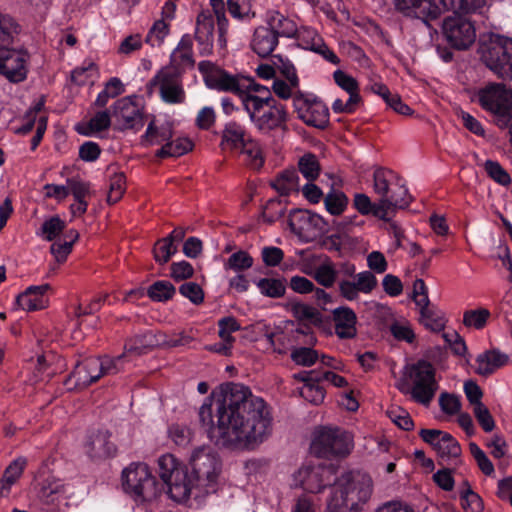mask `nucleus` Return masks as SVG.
Segmentation results:
<instances>
[{
  "mask_svg": "<svg viewBox=\"0 0 512 512\" xmlns=\"http://www.w3.org/2000/svg\"><path fill=\"white\" fill-rule=\"evenodd\" d=\"M114 127L120 131H139L144 126L143 107L134 96L117 100L112 106Z\"/></svg>",
  "mask_w": 512,
  "mask_h": 512,
  "instance_id": "nucleus-15",
  "label": "nucleus"
},
{
  "mask_svg": "<svg viewBox=\"0 0 512 512\" xmlns=\"http://www.w3.org/2000/svg\"><path fill=\"white\" fill-rule=\"evenodd\" d=\"M374 483L362 471H349L338 476L326 499V512H362L372 498Z\"/></svg>",
  "mask_w": 512,
  "mask_h": 512,
  "instance_id": "nucleus-3",
  "label": "nucleus"
},
{
  "mask_svg": "<svg viewBox=\"0 0 512 512\" xmlns=\"http://www.w3.org/2000/svg\"><path fill=\"white\" fill-rule=\"evenodd\" d=\"M319 504L310 495L300 494L295 497L289 512H318Z\"/></svg>",
  "mask_w": 512,
  "mask_h": 512,
  "instance_id": "nucleus-64",
  "label": "nucleus"
},
{
  "mask_svg": "<svg viewBox=\"0 0 512 512\" xmlns=\"http://www.w3.org/2000/svg\"><path fill=\"white\" fill-rule=\"evenodd\" d=\"M214 20L209 11H202L197 16L195 36L201 44H209L213 38Z\"/></svg>",
  "mask_w": 512,
  "mask_h": 512,
  "instance_id": "nucleus-46",
  "label": "nucleus"
},
{
  "mask_svg": "<svg viewBox=\"0 0 512 512\" xmlns=\"http://www.w3.org/2000/svg\"><path fill=\"white\" fill-rule=\"evenodd\" d=\"M17 33L15 21L10 16L0 13V48L9 47Z\"/></svg>",
  "mask_w": 512,
  "mask_h": 512,
  "instance_id": "nucleus-51",
  "label": "nucleus"
},
{
  "mask_svg": "<svg viewBox=\"0 0 512 512\" xmlns=\"http://www.w3.org/2000/svg\"><path fill=\"white\" fill-rule=\"evenodd\" d=\"M491 313L486 308L466 310L463 313V324L467 328L482 330L488 323Z\"/></svg>",
  "mask_w": 512,
  "mask_h": 512,
  "instance_id": "nucleus-48",
  "label": "nucleus"
},
{
  "mask_svg": "<svg viewBox=\"0 0 512 512\" xmlns=\"http://www.w3.org/2000/svg\"><path fill=\"white\" fill-rule=\"evenodd\" d=\"M260 294L269 298H280L286 292L285 280L282 278H260L254 281Z\"/></svg>",
  "mask_w": 512,
  "mask_h": 512,
  "instance_id": "nucleus-40",
  "label": "nucleus"
},
{
  "mask_svg": "<svg viewBox=\"0 0 512 512\" xmlns=\"http://www.w3.org/2000/svg\"><path fill=\"white\" fill-rule=\"evenodd\" d=\"M353 206L361 215L372 214L379 219V216L376 214L379 206V200L377 202H372L368 195L364 193H355L353 197Z\"/></svg>",
  "mask_w": 512,
  "mask_h": 512,
  "instance_id": "nucleus-62",
  "label": "nucleus"
},
{
  "mask_svg": "<svg viewBox=\"0 0 512 512\" xmlns=\"http://www.w3.org/2000/svg\"><path fill=\"white\" fill-rule=\"evenodd\" d=\"M208 437L232 450H253L272 433L266 402L241 384H227L213 392L199 409Z\"/></svg>",
  "mask_w": 512,
  "mask_h": 512,
  "instance_id": "nucleus-1",
  "label": "nucleus"
},
{
  "mask_svg": "<svg viewBox=\"0 0 512 512\" xmlns=\"http://www.w3.org/2000/svg\"><path fill=\"white\" fill-rule=\"evenodd\" d=\"M78 237L79 234L76 230H69L62 238L55 240L51 245L50 251L57 262L62 263L67 259Z\"/></svg>",
  "mask_w": 512,
  "mask_h": 512,
  "instance_id": "nucleus-38",
  "label": "nucleus"
},
{
  "mask_svg": "<svg viewBox=\"0 0 512 512\" xmlns=\"http://www.w3.org/2000/svg\"><path fill=\"white\" fill-rule=\"evenodd\" d=\"M50 286L43 284L39 286H30L16 298V304L25 311H36L48 306V290Z\"/></svg>",
  "mask_w": 512,
  "mask_h": 512,
  "instance_id": "nucleus-26",
  "label": "nucleus"
},
{
  "mask_svg": "<svg viewBox=\"0 0 512 512\" xmlns=\"http://www.w3.org/2000/svg\"><path fill=\"white\" fill-rule=\"evenodd\" d=\"M26 459L23 457H19L12 461L10 465L6 468L0 487V496L7 497L10 493L11 487L18 481L21 477L24 468L26 466Z\"/></svg>",
  "mask_w": 512,
  "mask_h": 512,
  "instance_id": "nucleus-37",
  "label": "nucleus"
},
{
  "mask_svg": "<svg viewBox=\"0 0 512 512\" xmlns=\"http://www.w3.org/2000/svg\"><path fill=\"white\" fill-rule=\"evenodd\" d=\"M253 263V258L246 251L239 250L225 261L224 269L240 272L251 268Z\"/></svg>",
  "mask_w": 512,
  "mask_h": 512,
  "instance_id": "nucleus-56",
  "label": "nucleus"
},
{
  "mask_svg": "<svg viewBox=\"0 0 512 512\" xmlns=\"http://www.w3.org/2000/svg\"><path fill=\"white\" fill-rule=\"evenodd\" d=\"M278 44V38L268 26L258 27L253 35L252 49L260 57L270 55Z\"/></svg>",
  "mask_w": 512,
  "mask_h": 512,
  "instance_id": "nucleus-32",
  "label": "nucleus"
},
{
  "mask_svg": "<svg viewBox=\"0 0 512 512\" xmlns=\"http://www.w3.org/2000/svg\"><path fill=\"white\" fill-rule=\"evenodd\" d=\"M461 505L470 512H481L482 501L478 494L472 491L471 487L465 483L460 492Z\"/></svg>",
  "mask_w": 512,
  "mask_h": 512,
  "instance_id": "nucleus-63",
  "label": "nucleus"
},
{
  "mask_svg": "<svg viewBox=\"0 0 512 512\" xmlns=\"http://www.w3.org/2000/svg\"><path fill=\"white\" fill-rule=\"evenodd\" d=\"M473 100L495 116L496 124L501 128L512 115V89L506 84L489 83L475 92Z\"/></svg>",
  "mask_w": 512,
  "mask_h": 512,
  "instance_id": "nucleus-9",
  "label": "nucleus"
},
{
  "mask_svg": "<svg viewBox=\"0 0 512 512\" xmlns=\"http://www.w3.org/2000/svg\"><path fill=\"white\" fill-rule=\"evenodd\" d=\"M266 24L275 32V35L293 37L298 29L296 23L280 14L278 11H269L266 15Z\"/></svg>",
  "mask_w": 512,
  "mask_h": 512,
  "instance_id": "nucleus-35",
  "label": "nucleus"
},
{
  "mask_svg": "<svg viewBox=\"0 0 512 512\" xmlns=\"http://www.w3.org/2000/svg\"><path fill=\"white\" fill-rule=\"evenodd\" d=\"M228 11L238 20H248L254 17L250 0H227Z\"/></svg>",
  "mask_w": 512,
  "mask_h": 512,
  "instance_id": "nucleus-58",
  "label": "nucleus"
},
{
  "mask_svg": "<svg viewBox=\"0 0 512 512\" xmlns=\"http://www.w3.org/2000/svg\"><path fill=\"white\" fill-rule=\"evenodd\" d=\"M353 448L352 435L335 427L317 428L312 437L310 450L318 457L346 456Z\"/></svg>",
  "mask_w": 512,
  "mask_h": 512,
  "instance_id": "nucleus-11",
  "label": "nucleus"
},
{
  "mask_svg": "<svg viewBox=\"0 0 512 512\" xmlns=\"http://www.w3.org/2000/svg\"><path fill=\"white\" fill-rule=\"evenodd\" d=\"M469 450L480 471L487 477H495L494 465L485 451L476 443H470Z\"/></svg>",
  "mask_w": 512,
  "mask_h": 512,
  "instance_id": "nucleus-53",
  "label": "nucleus"
},
{
  "mask_svg": "<svg viewBox=\"0 0 512 512\" xmlns=\"http://www.w3.org/2000/svg\"><path fill=\"white\" fill-rule=\"evenodd\" d=\"M249 139L250 137L241 125L230 122L226 124L222 131L221 148L223 150L239 151Z\"/></svg>",
  "mask_w": 512,
  "mask_h": 512,
  "instance_id": "nucleus-33",
  "label": "nucleus"
},
{
  "mask_svg": "<svg viewBox=\"0 0 512 512\" xmlns=\"http://www.w3.org/2000/svg\"><path fill=\"white\" fill-rule=\"evenodd\" d=\"M412 387L400 386L402 392H409L411 398L422 405L428 406L438 390L435 369L431 363L421 360L409 368Z\"/></svg>",
  "mask_w": 512,
  "mask_h": 512,
  "instance_id": "nucleus-12",
  "label": "nucleus"
},
{
  "mask_svg": "<svg viewBox=\"0 0 512 512\" xmlns=\"http://www.w3.org/2000/svg\"><path fill=\"white\" fill-rule=\"evenodd\" d=\"M244 156L245 162L252 168L258 169L264 163L262 149L260 145L253 139H249L239 150Z\"/></svg>",
  "mask_w": 512,
  "mask_h": 512,
  "instance_id": "nucleus-49",
  "label": "nucleus"
},
{
  "mask_svg": "<svg viewBox=\"0 0 512 512\" xmlns=\"http://www.w3.org/2000/svg\"><path fill=\"white\" fill-rule=\"evenodd\" d=\"M372 188L379 197L376 214L384 221H389L397 210L407 208L412 201L405 181L390 169L377 168L374 171Z\"/></svg>",
  "mask_w": 512,
  "mask_h": 512,
  "instance_id": "nucleus-5",
  "label": "nucleus"
},
{
  "mask_svg": "<svg viewBox=\"0 0 512 512\" xmlns=\"http://www.w3.org/2000/svg\"><path fill=\"white\" fill-rule=\"evenodd\" d=\"M189 467L175 455L165 453L157 459V472L170 499L180 504L200 502L219 486L221 463L210 447H198L191 453Z\"/></svg>",
  "mask_w": 512,
  "mask_h": 512,
  "instance_id": "nucleus-2",
  "label": "nucleus"
},
{
  "mask_svg": "<svg viewBox=\"0 0 512 512\" xmlns=\"http://www.w3.org/2000/svg\"><path fill=\"white\" fill-rule=\"evenodd\" d=\"M122 479L125 491L139 504L151 502L160 494L157 479L145 463H131L123 470Z\"/></svg>",
  "mask_w": 512,
  "mask_h": 512,
  "instance_id": "nucleus-7",
  "label": "nucleus"
},
{
  "mask_svg": "<svg viewBox=\"0 0 512 512\" xmlns=\"http://www.w3.org/2000/svg\"><path fill=\"white\" fill-rule=\"evenodd\" d=\"M115 445L109 440L106 431H99L89 437L86 452L91 458H105L115 453Z\"/></svg>",
  "mask_w": 512,
  "mask_h": 512,
  "instance_id": "nucleus-31",
  "label": "nucleus"
},
{
  "mask_svg": "<svg viewBox=\"0 0 512 512\" xmlns=\"http://www.w3.org/2000/svg\"><path fill=\"white\" fill-rule=\"evenodd\" d=\"M65 229V222L58 216L46 219L40 230L37 232L38 236L46 241H53L63 232Z\"/></svg>",
  "mask_w": 512,
  "mask_h": 512,
  "instance_id": "nucleus-52",
  "label": "nucleus"
},
{
  "mask_svg": "<svg viewBox=\"0 0 512 512\" xmlns=\"http://www.w3.org/2000/svg\"><path fill=\"white\" fill-rule=\"evenodd\" d=\"M175 293V287L169 281H157L147 291L148 296L154 301H166Z\"/></svg>",
  "mask_w": 512,
  "mask_h": 512,
  "instance_id": "nucleus-59",
  "label": "nucleus"
},
{
  "mask_svg": "<svg viewBox=\"0 0 512 512\" xmlns=\"http://www.w3.org/2000/svg\"><path fill=\"white\" fill-rule=\"evenodd\" d=\"M310 36L311 43L305 42V49L318 53L325 60L332 64L339 63V58L337 57V55L332 50L329 49V47L324 43L323 39L317 34L316 31H308L307 33L304 34V39Z\"/></svg>",
  "mask_w": 512,
  "mask_h": 512,
  "instance_id": "nucleus-45",
  "label": "nucleus"
},
{
  "mask_svg": "<svg viewBox=\"0 0 512 512\" xmlns=\"http://www.w3.org/2000/svg\"><path fill=\"white\" fill-rule=\"evenodd\" d=\"M126 190V177L123 173L117 172L111 175L109 182V191L107 201L109 203L118 202Z\"/></svg>",
  "mask_w": 512,
  "mask_h": 512,
  "instance_id": "nucleus-57",
  "label": "nucleus"
},
{
  "mask_svg": "<svg viewBox=\"0 0 512 512\" xmlns=\"http://www.w3.org/2000/svg\"><path fill=\"white\" fill-rule=\"evenodd\" d=\"M28 54L22 49L0 48V74L11 82H20L27 75Z\"/></svg>",
  "mask_w": 512,
  "mask_h": 512,
  "instance_id": "nucleus-19",
  "label": "nucleus"
},
{
  "mask_svg": "<svg viewBox=\"0 0 512 512\" xmlns=\"http://www.w3.org/2000/svg\"><path fill=\"white\" fill-rule=\"evenodd\" d=\"M395 9L404 15L424 20L437 19L441 15L438 0H392Z\"/></svg>",
  "mask_w": 512,
  "mask_h": 512,
  "instance_id": "nucleus-21",
  "label": "nucleus"
},
{
  "mask_svg": "<svg viewBox=\"0 0 512 512\" xmlns=\"http://www.w3.org/2000/svg\"><path fill=\"white\" fill-rule=\"evenodd\" d=\"M177 252V244L172 243L167 237L159 240L154 247L153 253L156 262L163 264Z\"/></svg>",
  "mask_w": 512,
  "mask_h": 512,
  "instance_id": "nucleus-61",
  "label": "nucleus"
},
{
  "mask_svg": "<svg viewBox=\"0 0 512 512\" xmlns=\"http://www.w3.org/2000/svg\"><path fill=\"white\" fill-rule=\"evenodd\" d=\"M122 368L109 356L86 358L75 365L65 385L69 390L84 389L102 376L118 373Z\"/></svg>",
  "mask_w": 512,
  "mask_h": 512,
  "instance_id": "nucleus-10",
  "label": "nucleus"
},
{
  "mask_svg": "<svg viewBox=\"0 0 512 512\" xmlns=\"http://www.w3.org/2000/svg\"><path fill=\"white\" fill-rule=\"evenodd\" d=\"M331 484V471L321 464H306L292 475V486L303 494L317 495Z\"/></svg>",
  "mask_w": 512,
  "mask_h": 512,
  "instance_id": "nucleus-13",
  "label": "nucleus"
},
{
  "mask_svg": "<svg viewBox=\"0 0 512 512\" xmlns=\"http://www.w3.org/2000/svg\"><path fill=\"white\" fill-rule=\"evenodd\" d=\"M446 40L456 49H467L476 40V30L472 22L462 14L445 18L442 25Z\"/></svg>",
  "mask_w": 512,
  "mask_h": 512,
  "instance_id": "nucleus-16",
  "label": "nucleus"
},
{
  "mask_svg": "<svg viewBox=\"0 0 512 512\" xmlns=\"http://www.w3.org/2000/svg\"><path fill=\"white\" fill-rule=\"evenodd\" d=\"M298 117L307 125L325 128L329 123L327 106L314 94L299 92L293 96Z\"/></svg>",
  "mask_w": 512,
  "mask_h": 512,
  "instance_id": "nucleus-14",
  "label": "nucleus"
},
{
  "mask_svg": "<svg viewBox=\"0 0 512 512\" xmlns=\"http://www.w3.org/2000/svg\"><path fill=\"white\" fill-rule=\"evenodd\" d=\"M242 106L252 124L265 133L283 128L288 119L285 106L274 99L269 88L259 83L243 99Z\"/></svg>",
  "mask_w": 512,
  "mask_h": 512,
  "instance_id": "nucleus-4",
  "label": "nucleus"
},
{
  "mask_svg": "<svg viewBox=\"0 0 512 512\" xmlns=\"http://www.w3.org/2000/svg\"><path fill=\"white\" fill-rule=\"evenodd\" d=\"M335 334L340 339H352L357 335V316L348 306H340L332 311Z\"/></svg>",
  "mask_w": 512,
  "mask_h": 512,
  "instance_id": "nucleus-25",
  "label": "nucleus"
},
{
  "mask_svg": "<svg viewBox=\"0 0 512 512\" xmlns=\"http://www.w3.org/2000/svg\"><path fill=\"white\" fill-rule=\"evenodd\" d=\"M66 493V486L62 480L48 476L36 488L37 498L45 504H54Z\"/></svg>",
  "mask_w": 512,
  "mask_h": 512,
  "instance_id": "nucleus-30",
  "label": "nucleus"
},
{
  "mask_svg": "<svg viewBox=\"0 0 512 512\" xmlns=\"http://www.w3.org/2000/svg\"><path fill=\"white\" fill-rule=\"evenodd\" d=\"M324 204L328 213L338 216L346 210L348 198L342 191L332 190L324 197Z\"/></svg>",
  "mask_w": 512,
  "mask_h": 512,
  "instance_id": "nucleus-50",
  "label": "nucleus"
},
{
  "mask_svg": "<svg viewBox=\"0 0 512 512\" xmlns=\"http://www.w3.org/2000/svg\"><path fill=\"white\" fill-rule=\"evenodd\" d=\"M288 309L295 318L301 321L317 324L322 320V315L318 309L302 302L291 301L288 304Z\"/></svg>",
  "mask_w": 512,
  "mask_h": 512,
  "instance_id": "nucleus-43",
  "label": "nucleus"
},
{
  "mask_svg": "<svg viewBox=\"0 0 512 512\" xmlns=\"http://www.w3.org/2000/svg\"><path fill=\"white\" fill-rule=\"evenodd\" d=\"M272 63L275 66L276 73L279 72L282 74L287 79V81L291 83V85L299 84V79L297 77L295 67L291 61L283 58L280 55H275L272 59Z\"/></svg>",
  "mask_w": 512,
  "mask_h": 512,
  "instance_id": "nucleus-60",
  "label": "nucleus"
},
{
  "mask_svg": "<svg viewBox=\"0 0 512 512\" xmlns=\"http://www.w3.org/2000/svg\"><path fill=\"white\" fill-rule=\"evenodd\" d=\"M420 436L442 459H456L461 455L458 441L449 433L436 429H423Z\"/></svg>",
  "mask_w": 512,
  "mask_h": 512,
  "instance_id": "nucleus-20",
  "label": "nucleus"
},
{
  "mask_svg": "<svg viewBox=\"0 0 512 512\" xmlns=\"http://www.w3.org/2000/svg\"><path fill=\"white\" fill-rule=\"evenodd\" d=\"M198 68L208 88L231 92L239 97L241 103L258 84L254 79L229 74L210 61L200 62Z\"/></svg>",
  "mask_w": 512,
  "mask_h": 512,
  "instance_id": "nucleus-8",
  "label": "nucleus"
},
{
  "mask_svg": "<svg viewBox=\"0 0 512 512\" xmlns=\"http://www.w3.org/2000/svg\"><path fill=\"white\" fill-rule=\"evenodd\" d=\"M302 271L305 274L312 275L314 279L324 287H331L337 277L334 265L328 260L321 263L314 271L307 267L302 268Z\"/></svg>",
  "mask_w": 512,
  "mask_h": 512,
  "instance_id": "nucleus-41",
  "label": "nucleus"
},
{
  "mask_svg": "<svg viewBox=\"0 0 512 512\" xmlns=\"http://www.w3.org/2000/svg\"><path fill=\"white\" fill-rule=\"evenodd\" d=\"M441 14L444 11H452L456 14H482L488 5V0H438Z\"/></svg>",
  "mask_w": 512,
  "mask_h": 512,
  "instance_id": "nucleus-34",
  "label": "nucleus"
},
{
  "mask_svg": "<svg viewBox=\"0 0 512 512\" xmlns=\"http://www.w3.org/2000/svg\"><path fill=\"white\" fill-rule=\"evenodd\" d=\"M170 31V24L164 20H156L146 36V42L152 47H159L163 44Z\"/></svg>",
  "mask_w": 512,
  "mask_h": 512,
  "instance_id": "nucleus-54",
  "label": "nucleus"
},
{
  "mask_svg": "<svg viewBox=\"0 0 512 512\" xmlns=\"http://www.w3.org/2000/svg\"><path fill=\"white\" fill-rule=\"evenodd\" d=\"M298 175L294 170L280 173L272 182V187L281 195H288L298 189Z\"/></svg>",
  "mask_w": 512,
  "mask_h": 512,
  "instance_id": "nucleus-47",
  "label": "nucleus"
},
{
  "mask_svg": "<svg viewBox=\"0 0 512 512\" xmlns=\"http://www.w3.org/2000/svg\"><path fill=\"white\" fill-rule=\"evenodd\" d=\"M420 309V322L433 332H440L446 325V318L442 311L430 307V304Z\"/></svg>",
  "mask_w": 512,
  "mask_h": 512,
  "instance_id": "nucleus-39",
  "label": "nucleus"
},
{
  "mask_svg": "<svg viewBox=\"0 0 512 512\" xmlns=\"http://www.w3.org/2000/svg\"><path fill=\"white\" fill-rule=\"evenodd\" d=\"M160 344L161 342L151 332L136 336L126 343L124 353L115 358L116 362L122 367L124 359L131 360L133 357L143 354L147 349Z\"/></svg>",
  "mask_w": 512,
  "mask_h": 512,
  "instance_id": "nucleus-29",
  "label": "nucleus"
},
{
  "mask_svg": "<svg viewBox=\"0 0 512 512\" xmlns=\"http://www.w3.org/2000/svg\"><path fill=\"white\" fill-rule=\"evenodd\" d=\"M98 67L92 60H85L71 72V80L77 85L93 84L98 78Z\"/></svg>",
  "mask_w": 512,
  "mask_h": 512,
  "instance_id": "nucleus-42",
  "label": "nucleus"
},
{
  "mask_svg": "<svg viewBox=\"0 0 512 512\" xmlns=\"http://www.w3.org/2000/svg\"><path fill=\"white\" fill-rule=\"evenodd\" d=\"M294 378L303 384L299 388V394L308 402L318 405L325 398V391L319 385L320 377L314 371H303L294 375Z\"/></svg>",
  "mask_w": 512,
  "mask_h": 512,
  "instance_id": "nucleus-27",
  "label": "nucleus"
},
{
  "mask_svg": "<svg viewBox=\"0 0 512 512\" xmlns=\"http://www.w3.org/2000/svg\"><path fill=\"white\" fill-rule=\"evenodd\" d=\"M377 285V279L370 271H362L356 274L353 280L339 282L340 295L348 301L359 298V294H369Z\"/></svg>",
  "mask_w": 512,
  "mask_h": 512,
  "instance_id": "nucleus-22",
  "label": "nucleus"
},
{
  "mask_svg": "<svg viewBox=\"0 0 512 512\" xmlns=\"http://www.w3.org/2000/svg\"><path fill=\"white\" fill-rule=\"evenodd\" d=\"M480 59L495 75L512 80V38L490 34L481 40Z\"/></svg>",
  "mask_w": 512,
  "mask_h": 512,
  "instance_id": "nucleus-6",
  "label": "nucleus"
},
{
  "mask_svg": "<svg viewBox=\"0 0 512 512\" xmlns=\"http://www.w3.org/2000/svg\"><path fill=\"white\" fill-rule=\"evenodd\" d=\"M192 38L189 35H184L180 39L176 48L170 55V63L166 67H171V71L182 74L186 69L193 67V51H192Z\"/></svg>",
  "mask_w": 512,
  "mask_h": 512,
  "instance_id": "nucleus-28",
  "label": "nucleus"
},
{
  "mask_svg": "<svg viewBox=\"0 0 512 512\" xmlns=\"http://www.w3.org/2000/svg\"><path fill=\"white\" fill-rule=\"evenodd\" d=\"M510 362V356L499 349L493 348L477 355L475 359V373L488 377Z\"/></svg>",
  "mask_w": 512,
  "mask_h": 512,
  "instance_id": "nucleus-24",
  "label": "nucleus"
},
{
  "mask_svg": "<svg viewBox=\"0 0 512 512\" xmlns=\"http://www.w3.org/2000/svg\"><path fill=\"white\" fill-rule=\"evenodd\" d=\"M192 149V142L185 137L168 140L157 152L158 157H179Z\"/></svg>",
  "mask_w": 512,
  "mask_h": 512,
  "instance_id": "nucleus-44",
  "label": "nucleus"
},
{
  "mask_svg": "<svg viewBox=\"0 0 512 512\" xmlns=\"http://www.w3.org/2000/svg\"><path fill=\"white\" fill-rule=\"evenodd\" d=\"M299 171L307 181H314L320 174V165L316 156L307 153L298 161Z\"/></svg>",
  "mask_w": 512,
  "mask_h": 512,
  "instance_id": "nucleus-55",
  "label": "nucleus"
},
{
  "mask_svg": "<svg viewBox=\"0 0 512 512\" xmlns=\"http://www.w3.org/2000/svg\"><path fill=\"white\" fill-rule=\"evenodd\" d=\"M111 124V116L107 110L97 112L90 120L76 125V131L85 136L95 135L106 130Z\"/></svg>",
  "mask_w": 512,
  "mask_h": 512,
  "instance_id": "nucleus-36",
  "label": "nucleus"
},
{
  "mask_svg": "<svg viewBox=\"0 0 512 512\" xmlns=\"http://www.w3.org/2000/svg\"><path fill=\"white\" fill-rule=\"evenodd\" d=\"M290 227L300 237L313 239L330 231L325 219L308 210L294 211L290 216Z\"/></svg>",
  "mask_w": 512,
  "mask_h": 512,
  "instance_id": "nucleus-18",
  "label": "nucleus"
},
{
  "mask_svg": "<svg viewBox=\"0 0 512 512\" xmlns=\"http://www.w3.org/2000/svg\"><path fill=\"white\" fill-rule=\"evenodd\" d=\"M181 75L171 71V67H163L151 79L150 85L158 90L163 102L167 104H182L186 99V93Z\"/></svg>",
  "mask_w": 512,
  "mask_h": 512,
  "instance_id": "nucleus-17",
  "label": "nucleus"
},
{
  "mask_svg": "<svg viewBox=\"0 0 512 512\" xmlns=\"http://www.w3.org/2000/svg\"><path fill=\"white\" fill-rule=\"evenodd\" d=\"M173 137V124L163 118L153 117L140 137L142 146L164 145Z\"/></svg>",
  "mask_w": 512,
  "mask_h": 512,
  "instance_id": "nucleus-23",
  "label": "nucleus"
}]
</instances>
